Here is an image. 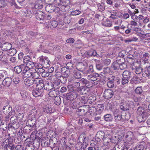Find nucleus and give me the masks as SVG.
I'll use <instances>...</instances> for the list:
<instances>
[{"mask_svg": "<svg viewBox=\"0 0 150 150\" xmlns=\"http://www.w3.org/2000/svg\"><path fill=\"white\" fill-rule=\"evenodd\" d=\"M12 81L11 77H7L3 80L2 84L4 87H8L11 84Z\"/></svg>", "mask_w": 150, "mask_h": 150, "instance_id": "1a4fd4ad", "label": "nucleus"}, {"mask_svg": "<svg viewBox=\"0 0 150 150\" xmlns=\"http://www.w3.org/2000/svg\"><path fill=\"white\" fill-rule=\"evenodd\" d=\"M105 134L104 132L100 131L97 132L96 136V139L97 141H100L104 138Z\"/></svg>", "mask_w": 150, "mask_h": 150, "instance_id": "f8f14e48", "label": "nucleus"}, {"mask_svg": "<svg viewBox=\"0 0 150 150\" xmlns=\"http://www.w3.org/2000/svg\"><path fill=\"white\" fill-rule=\"evenodd\" d=\"M104 120L107 121H110L113 119L112 115L110 114H107L105 115L104 116Z\"/></svg>", "mask_w": 150, "mask_h": 150, "instance_id": "72a5a7b5", "label": "nucleus"}, {"mask_svg": "<svg viewBox=\"0 0 150 150\" xmlns=\"http://www.w3.org/2000/svg\"><path fill=\"white\" fill-rule=\"evenodd\" d=\"M32 79L31 78H27L24 81V83L27 86H30L33 85Z\"/></svg>", "mask_w": 150, "mask_h": 150, "instance_id": "c756f323", "label": "nucleus"}, {"mask_svg": "<svg viewBox=\"0 0 150 150\" xmlns=\"http://www.w3.org/2000/svg\"><path fill=\"white\" fill-rule=\"evenodd\" d=\"M55 90L54 89V90L51 91H50V92L49 93V96L52 97H55L56 96V91H55Z\"/></svg>", "mask_w": 150, "mask_h": 150, "instance_id": "4d7b16f0", "label": "nucleus"}, {"mask_svg": "<svg viewBox=\"0 0 150 150\" xmlns=\"http://www.w3.org/2000/svg\"><path fill=\"white\" fill-rule=\"evenodd\" d=\"M129 79L122 76L121 81L122 84V85H125L128 84Z\"/></svg>", "mask_w": 150, "mask_h": 150, "instance_id": "49530a36", "label": "nucleus"}, {"mask_svg": "<svg viewBox=\"0 0 150 150\" xmlns=\"http://www.w3.org/2000/svg\"><path fill=\"white\" fill-rule=\"evenodd\" d=\"M111 62V60L110 59H107L103 60V63L105 65H108Z\"/></svg>", "mask_w": 150, "mask_h": 150, "instance_id": "052dcab7", "label": "nucleus"}, {"mask_svg": "<svg viewBox=\"0 0 150 150\" xmlns=\"http://www.w3.org/2000/svg\"><path fill=\"white\" fill-rule=\"evenodd\" d=\"M23 69V70L22 73V76L23 75H24V74H25V73L30 69L28 67H27L24 66Z\"/></svg>", "mask_w": 150, "mask_h": 150, "instance_id": "680f3d73", "label": "nucleus"}, {"mask_svg": "<svg viewBox=\"0 0 150 150\" xmlns=\"http://www.w3.org/2000/svg\"><path fill=\"white\" fill-rule=\"evenodd\" d=\"M37 88L36 89L42 92H43V89L44 87H45V84H44L43 82H41L40 83V84H38L37 85V86H36Z\"/></svg>", "mask_w": 150, "mask_h": 150, "instance_id": "58836bf2", "label": "nucleus"}, {"mask_svg": "<svg viewBox=\"0 0 150 150\" xmlns=\"http://www.w3.org/2000/svg\"><path fill=\"white\" fill-rule=\"evenodd\" d=\"M98 8L99 11H103L105 10L104 5L103 3L99 4H98Z\"/></svg>", "mask_w": 150, "mask_h": 150, "instance_id": "8fccbe9b", "label": "nucleus"}, {"mask_svg": "<svg viewBox=\"0 0 150 150\" xmlns=\"http://www.w3.org/2000/svg\"><path fill=\"white\" fill-rule=\"evenodd\" d=\"M148 112V110H144L142 109V108L141 107H139L138 108L137 111V115L142 114L144 112Z\"/></svg>", "mask_w": 150, "mask_h": 150, "instance_id": "c9c22d12", "label": "nucleus"}, {"mask_svg": "<svg viewBox=\"0 0 150 150\" xmlns=\"http://www.w3.org/2000/svg\"><path fill=\"white\" fill-rule=\"evenodd\" d=\"M103 143L104 145L107 146L109 142H110L112 139V137L111 136L104 137L103 139Z\"/></svg>", "mask_w": 150, "mask_h": 150, "instance_id": "a878e982", "label": "nucleus"}, {"mask_svg": "<svg viewBox=\"0 0 150 150\" xmlns=\"http://www.w3.org/2000/svg\"><path fill=\"white\" fill-rule=\"evenodd\" d=\"M16 53V50L14 48H11L9 49L7 52V54L9 55L12 56L14 55Z\"/></svg>", "mask_w": 150, "mask_h": 150, "instance_id": "473e14b6", "label": "nucleus"}, {"mask_svg": "<svg viewBox=\"0 0 150 150\" xmlns=\"http://www.w3.org/2000/svg\"><path fill=\"white\" fill-rule=\"evenodd\" d=\"M43 5L42 4L38 3V2H36L35 5H34L35 9H34L33 10H37L38 9H40L43 8Z\"/></svg>", "mask_w": 150, "mask_h": 150, "instance_id": "ea45409f", "label": "nucleus"}, {"mask_svg": "<svg viewBox=\"0 0 150 150\" xmlns=\"http://www.w3.org/2000/svg\"><path fill=\"white\" fill-rule=\"evenodd\" d=\"M99 75L97 73H94L92 74L89 75L87 76V79L92 82L94 85H96L98 84V83Z\"/></svg>", "mask_w": 150, "mask_h": 150, "instance_id": "f03ea898", "label": "nucleus"}, {"mask_svg": "<svg viewBox=\"0 0 150 150\" xmlns=\"http://www.w3.org/2000/svg\"><path fill=\"white\" fill-rule=\"evenodd\" d=\"M60 84L59 82L58 81H54L53 84V86L54 89H57L59 88L58 86Z\"/></svg>", "mask_w": 150, "mask_h": 150, "instance_id": "bf43d9fd", "label": "nucleus"}, {"mask_svg": "<svg viewBox=\"0 0 150 150\" xmlns=\"http://www.w3.org/2000/svg\"><path fill=\"white\" fill-rule=\"evenodd\" d=\"M54 102L56 105H59L61 102L60 97L58 96H56L54 99Z\"/></svg>", "mask_w": 150, "mask_h": 150, "instance_id": "a19ab883", "label": "nucleus"}, {"mask_svg": "<svg viewBox=\"0 0 150 150\" xmlns=\"http://www.w3.org/2000/svg\"><path fill=\"white\" fill-rule=\"evenodd\" d=\"M80 103H77L76 101L73 102L71 105L70 107L74 109H76L79 107V104Z\"/></svg>", "mask_w": 150, "mask_h": 150, "instance_id": "a18cd8bd", "label": "nucleus"}, {"mask_svg": "<svg viewBox=\"0 0 150 150\" xmlns=\"http://www.w3.org/2000/svg\"><path fill=\"white\" fill-rule=\"evenodd\" d=\"M125 53V52L124 51H122L120 52L118 54V57H117V61H118L119 60V59H118L119 58V57L121 58L122 60H123V57L124 56Z\"/></svg>", "mask_w": 150, "mask_h": 150, "instance_id": "5fc2aeb1", "label": "nucleus"}, {"mask_svg": "<svg viewBox=\"0 0 150 150\" xmlns=\"http://www.w3.org/2000/svg\"><path fill=\"white\" fill-rule=\"evenodd\" d=\"M32 93L33 96L35 97H41L43 96L44 93L43 92H42L37 89L33 91Z\"/></svg>", "mask_w": 150, "mask_h": 150, "instance_id": "2eb2a0df", "label": "nucleus"}, {"mask_svg": "<svg viewBox=\"0 0 150 150\" xmlns=\"http://www.w3.org/2000/svg\"><path fill=\"white\" fill-rule=\"evenodd\" d=\"M40 74H42V76L44 77H46L49 76L50 74L47 71H45L44 69L43 70L42 72H40Z\"/></svg>", "mask_w": 150, "mask_h": 150, "instance_id": "6e6d98bb", "label": "nucleus"}, {"mask_svg": "<svg viewBox=\"0 0 150 150\" xmlns=\"http://www.w3.org/2000/svg\"><path fill=\"white\" fill-rule=\"evenodd\" d=\"M89 112L91 115L95 116L97 115V110L96 108L94 107H91L88 108Z\"/></svg>", "mask_w": 150, "mask_h": 150, "instance_id": "aec40b11", "label": "nucleus"}, {"mask_svg": "<svg viewBox=\"0 0 150 150\" xmlns=\"http://www.w3.org/2000/svg\"><path fill=\"white\" fill-rule=\"evenodd\" d=\"M97 113L98 115L100 114L104 109V106L102 104H99L98 105L97 108H96Z\"/></svg>", "mask_w": 150, "mask_h": 150, "instance_id": "393cba45", "label": "nucleus"}, {"mask_svg": "<svg viewBox=\"0 0 150 150\" xmlns=\"http://www.w3.org/2000/svg\"><path fill=\"white\" fill-rule=\"evenodd\" d=\"M127 60L128 63L132 65V68H133L134 65H137V64H138L137 62H134V57L132 55H129L127 56Z\"/></svg>", "mask_w": 150, "mask_h": 150, "instance_id": "9b49d317", "label": "nucleus"}, {"mask_svg": "<svg viewBox=\"0 0 150 150\" xmlns=\"http://www.w3.org/2000/svg\"><path fill=\"white\" fill-rule=\"evenodd\" d=\"M102 25L105 26L110 27L112 26V24L108 20H106L102 23Z\"/></svg>", "mask_w": 150, "mask_h": 150, "instance_id": "de8ad7c7", "label": "nucleus"}, {"mask_svg": "<svg viewBox=\"0 0 150 150\" xmlns=\"http://www.w3.org/2000/svg\"><path fill=\"white\" fill-rule=\"evenodd\" d=\"M12 46L11 44L5 42L3 43L2 45V50L4 51H8V50L12 48Z\"/></svg>", "mask_w": 150, "mask_h": 150, "instance_id": "dca6fc26", "label": "nucleus"}, {"mask_svg": "<svg viewBox=\"0 0 150 150\" xmlns=\"http://www.w3.org/2000/svg\"><path fill=\"white\" fill-rule=\"evenodd\" d=\"M33 81V84H35L36 85V84L37 83V82H40V83L41 82H43V80L40 78H38L37 79H32Z\"/></svg>", "mask_w": 150, "mask_h": 150, "instance_id": "37998d69", "label": "nucleus"}, {"mask_svg": "<svg viewBox=\"0 0 150 150\" xmlns=\"http://www.w3.org/2000/svg\"><path fill=\"white\" fill-rule=\"evenodd\" d=\"M96 69L99 70H101L103 67L102 64L98 61L96 62Z\"/></svg>", "mask_w": 150, "mask_h": 150, "instance_id": "09e8293b", "label": "nucleus"}, {"mask_svg": "<svg viewBox=\"0 0 150 150\" xmlns=\"http://www.w3.org/2000/svg\"><path fill=\"white\" fill-rule=\"evenodd\" d=\"M131 73L128 71H125L122 73V76L129 79Z\"/></svg>", "mask_w": 150, "mask_h": 150, "instance_id": "e433bc0d", "label": "nucleus"}, {"mask_svg": "<svg viewBox=\"0 0 150 150\" xmlns=\"http://www.w3.org/2000/svg\"><path fill=\"white\" fill-rule=\"evenodd\" d=\"M113 95V91L110 89L105 90L103 93L104 97L105 98L107 99L111 98Z\"/></svg>", "mask_w": 150, "mask_h": 150, "instance_id": "9d476101", "label": "nucleus"}, {"mask_svg": "<svg viewBox=\"0 0 150 150\" xmlns=\"http://www.w3.org/2000/svg\"><path fill=\"white\" fill-rule=\"evenodd\" d=\"M26 65H27L26 66V67L29 68L30 69L33 68L35 66L34 63L31 61L28 62L26 64Z\"/></svg>", "mask_w": 150, "mask_h": 150, "instance_id": "864d4df0", "label": "nucleus"}, {"mask_svg": "<svg viewBox=\"0 0 150 150\" xmlns=\"http://www.w3.org/2000/svg\"><path fill=\"white\" fill-rule=\"evenodd\" d=\"M30 57L29 56H25L23 59V62L25 64H27L28 62L30 61Z\"/></svg>", "mask_w": 150, "mask_h": 150, "instance_id": "3c124183", "label": "nucleus"}, {"mask_svg": "<svg viewBox=\"0 0 150 150\" xmlns=\"http://www.w3.org/2000/svg\"><path fill=\"white\" fill-rule=\"evenodd\" d=\"M15 148L14 144L9 143L8 144H6L4 147L5 150H13Z\"/></svg>", "mask_w": 150, "mask_h": 150, "instance_id": "412c9836", "label": "nucleus"}, {"mask_svg": "<svg viewBox=\"0 0 150 150\" xmlns=\"http://www.w3.org/2000/svg\"><path fill=\"white\" fill-rule=\"evenodd\" d=\"M54 5L51 4H49L45 7V10L48 12H52Z\"/></svg>", "mask_w": 150, "mask_h": 150, "instance_id": "4c0bfd02", "label": "nucleus"}, {"mask_svg": "<svg viewBox=\"0 0 150 150\" xmlns=\"http://www.w3.org/2000/svg\"><path fill=\"white\" fill-rule=\"evenodd\" d=\"M45 87L46 88V89L48 90H49L52 89V85L51 84H49V83H45Z\"/></svg>", "mask_w": 150, "mask_h": 150, "instance_id": "e2e57ef3", "label": "nucleus"}, {"mask_svg": "<svg viewBox=\"0 0 150 150\" xmlns=\"http://www.w3.org/2000/svg\"><path fill=\"white\" fill-rule=\"evenodd\" d=\"M68 74L67 73V72L66 71L64 72L63 76H61L59 79L62 83H64L67 81V79L66 78L68 77Z\"/></svg>", "mask_w": 150, "mask_h": 150, "instance_id": "a211bd4d", "label": "nucleus"}, {"mask_svg": "<svg viewBox=\"0 0 150 150\" xmlns=\"http://www.w3.org/2000/svg\"><path fill=\"white\" fill-rule=\"evenodd\" d=\"M39 73H38L35 71L34 72L32 71L31 76L33 79H37L39 78L40 76Z\"/></svg>", "mask_w": 150, "mask_h": 150, "instance_id": "c03bdc74", "label": "nucleus"}, {"mask_svg": "<svg viewBox=\"0 0 150 150\" xmlns=\"http://www.w3.org/2000/svg\"><path fill=\"white\" fill-rule=\"evenodd\" d=\"M78 94L75 92H70L66 94L65 99L67 100H73L77 97Z\"/></svg>", "mask_w": 150, "mask_h": 150, "instance_id": "6e6552de", "label": "nucleus"}, {"mask_svg": "<svg viewBox=\"0 0 150 150\" xmlns=\"http://www.w3.org/2000/svg\"><path fill=\"white\" fill-rule=\"evenodd\" d=\"M33 13L35 15V16L36 19L38 20H43L44 19L45 13L42 11L37 10H33Z\"/></svg>", "mask_w": 150, "mask_h": 150, "instance_id": "39448f33", "label": "nucleus"}, {"mask_svg": "<svg viewBox=\"0 0 150 150\" xmlns=\"http://www.w3.org/2000/svg\"><path fill=\"white\" fill-rule=\"evenodd\" d=\"M44 67V66L41 63H38L35 66V71L38 73L42 72L43 70V67Z\"/></svg>", "mask_w": 150, "mask_h": 150, "instance_id": "4468645a", "label": "nucleus"}, {"mask_svg": "<svg viewBox=\"0 0 150 150\" xmlns=\"http://www.w3.org/2000/svg\"><path fill=\"white\" fill-rule=\"evenodd\" d=\"M149 57L150 55L147 52H146L143 55V60L144 61L145 63H148Z\"/></svg>", "mask_w": 150, "mask_h": 150, "instance_id": "2f4dec72", "label": "nucleus"}, {"mask_svg": "<svg viewBox=\"0 0 150 150\" xmlns=\"http://www.w3.org/2000/svg\"><path fill=\"white\" fill-rule=\"evenodd\" d=\"M80 101L84 104H92L94 102V99L93 96L86 95L81 98Z\"/></svg>", "mask_w": 150, "mask_h": 150, "instance_id": "f257e3e1", "label": "nucleus"}, {"mask_svg": "<svg viewBox=\"0 0 150 150\" xmlns=\"http://www.w3.org/2000/svg\"><path fill=\"white\" fill-rule=\"evenodd\" d=\"M120 112L118 110H116L114 112V119L115 122L117 123H119L121 122H123L125 120H128V119H125L122 117V115H120Z\"/></svg>", "mask_w": 150, "mask_h": 150, "instance_id": "7ed1b4c3", "label": "nucleus"}, {"mask_svg": "<svg viewBox=\"0 0 150 150\" xmlns=\"http://www.w3.org/2000/svg\"><path fill=\"white\" fill-rule=\"evenodd\" d=\"M39 59L40 62L44 66V67H49L50 62L47 57H43V56H41L39 58Z\"/></svg>", "mask_w": 150, "mask_h": 150, "instance_id": "423d86ee", "label": "nucleus"}, {"mask_svg": "<svg viewBox=\"0 0 150 150\" xmlns=\"http://www.w3.org/2000/svg\"><path fill=\"white\" fill-rule=\"evenodd\" d=\"M74 76L76 79H79L81 76V74L79 71L76 70L74 71Z\"/></svg>", "mask_w": 150, "mask_h": 150, "instance_id": "f704fd0d", "label": "nucleus"}, {"mask_svg": "<svg viewBox=\"0 0 150 150\" xmlns=\"http://www.w3.org/2000/svg\"><path fill=\"white\" fill-rule=\"evenodd\" d=\"M86 66L83 63H79L76 67V69L79 71L83 72L86 68Z\"/></svg>", "mask_w": 150, "mask_h": 150, "instance_id": "ddd939ff", "label": "nucleus"}, {"mask_svg": "<svg viewBox=\"0 0 150 150\" xmlns=\"http://www.w3.org/2000/svg\"><path fill=\"white\" fill-rule=\"evenodd\" d=\"M125 138L126 140L128 142L131 141L133 138V134L132 132H128L125 136Z\"/></svg>", "mask_w": 150, "mask_h": 150, "instance_id": "b1692460", "label": "nucleus"}, {"mask_svg": "<svg viewBox=\"0 0 150 150\" xmlns=\"http://www.w3.org/2000/svg\"><path fill=\"white\" fill-rule=\"evenodd\" d=\"M144 145H145V143L144 142L137 144L134 150H143L144 149Z\"/></svg>", "mask_w": 150, "mask_h": 150, "instance_id": "7c9ffc66", "label": "nucleus"}, {"mask_svg": "<svg viewBox=\"0 0 150 150\" xmlns=\"http://www.w3.org/2000/svg\"><path fill=\"white\" fill-rule=\"evenodd\" d=\"M58 22L56 21H53L51 22V25L54 28H56L58 24Z\"/></svg>", "mask_w": 150, "mask_h": 150, "instance_id": "774afa93", "label": "nucleus"}, {"mask_svg": "<svg viewBox=\"0 0 150 150\" xmlns=\"http://www.w3.org/2000/svg\"><path fill=\"white\" fill-rule=\"evenodd\" d=\"M137 65L139 66V65L138 63L137 65H134L132 68L133 69H134V71L137 74H139L141 73L142 71V69L140 67H137Z\"/></svg>", "mask_w": 150, "mask_h": 150, "instance_id": "c85d7f7f", "label": "nucleus"}, {"mask_svg": "<svg viewBox=\"0 0 150 150\" xmlns=\"http://www.w3.org/2000/svg\"><path fill=\"white\" fill-rule=\"evenodd\" d=\"M12 107L9 105H7L4 106L3 109V112L5 114H8L11 111Z\"/></svg>", "mask_w": 150, "mask_h": 150, "instance_id": "f3484780", "label": "nucleus"}, {"mask_svg": "<svg viewBox=\"0 0 150 150\" xmlns=\"http://www.w3.org/2000/svg\"><path fill=\"white\" fill-rule=\"evenodd\" d=\"M88 139L87 137H84L82 136H81L79 137L78 138V140L79 142L81 143H83L84 142L86 143L87 142Z\"/></svg>", "mask_w": 150, "mask_h": 150, "instance_id": "79ce46f5", "label": "nucleus"}, {"mask_svg": "<svg viewBox=\"0 0 150 150\" xmlns=\"http://www.w3.org/2000/svg\"><path fill=\"white\" fill-rule=\"evenodd\" d=\"M149 115L148 114V112L138 115L137 117V120L139 122H145Z\"/></svg>", "mask_w": 150, "mask_h": 150, "instance_id": "0eeeda50", "label": "nucleus"}, {"mask_svg": "<svg viewBox=\"0 0 150 150\" xmlns=\"http://www.w3.org/2000/svg\"><path fill=\"white\" fill-rule=\"evenodd\" d=\"M115 77L113 76H110L108 77V81L114 83Z\"/></svg>", "mask_w": 150, "mask_h": 150, "instance_id": "69168bd1", "label": "nucleus"}, {"mask_svg": "<svg viewBox=\"0 0 150 150\" xmlns=\"http://www.w3.org/2000/svg\"><path fill=\"white\" fill-rule=\"evenodd\" d=\"M135 92L137 94L140 95L142 93L143 90L141 87H138L136 88Z\"/></svg>", "mask_w": 150, "mask_h": 150, "instance_id": "603ef678", "label": "nucleus"}, {"mask_svg": "<svg viewBox=\"0 0 150 150\" xmlns=\"http://www.w3.org/2000/svg\"><path fill=\"white\" fill-rule=\"evenodd\" d=\"M50 140H45L42 141L41 142L42 144L44 145V146L45 147L48 146L49 145Z\"/></svg>", "mask_w": 150, "mask_h": 150, "instance_id": "13d9d810", "label": "nucleus"}, {"mask_svg": "<svg viewBox=\"0 0 150 150\" xmlns=\"http://www.w3.org/2000/svg\"><path fill=\"white\" fill-rule=\"evenodd\" d=\"M150 73V67L149 66L148 68L146 67L144 71H143L142 73L143 76L146 77L149 76V74Z\"/></svg>", "mask_w": 150, "mask_h": 150, "instance_id": "5701e85b", "label": "nucleus"}, {"mask_svg": "<svg viewBox=\"0 0 150 150\" xmlns=\"http://www.w3.org/2000/svg\"><path fill=\"white\" fill-rule=\"evenodd\" d=\"M85 53L89 56H95L97 54L96 51L93 49L86 51Z\"/></svg>", "mask_w": 150, "mask_h": 150, "instance_id": "4be33fe9", "label": "nucleus"}, {"mask_svg": "<svg viewBox=\"0 0 150 150\" xmlns=\"http://www.w3.org/2000/svg\"><path fill=\"white\" fill-rule=\"evenodd\" d=\"M8 76L7 72L4 70H0V81H1Z\"/></svg>", "mask_w": 150, "mask_h": 150, "instance_id": "6ab92c4d", "label": "nucleus"}, {"mask_svg": "<svg viewBox=\"0 0 150 150\" xmlns=\"http://www.w3.org/2000/svg\"><path fill=\"white\" fill-rule=\"evenodd\" d=\"M10 121L13 124L16 123L17 121V120L16 117L13 116L10 119Z\"/></svg>", "mask_w": 150, "mask_h": 150, "instance_id": "338daca9", "label": "nucleus"}, {"mask_svg": "<svg viewBox=\"0 0 150 150\" xmlns=\"http://www.w3.org/2000/svg\"><path fill=\"white\" fill-rule=\"evenodd\" d=\"M120 69L121 70H123L127 67V65L124 62H122L120 64Z\"/></svg>", "mask_w": 150, "mask_h": 150, "instance_id": "0e129e2a", "label": "nucleus"}, {"mask_svg": "<svg viewBox=\"0 0 150 150\" xmlns=\"http://www.w3.org/2000/svg\"><path fill=\"white\" fill-rule=\"evenodd\" d=\"M88 108L87 105L80 107L76 110L77 113L80 116H84L87 112Z\"/></svg>", "mask_w": 150, "mask_h": 150, "instance_id": "20e7f679", "label": "nucleus"}, {"mask_svg": "<svg viewBox=\"0 0 150 150\" xmlns=\"http://www.w3.org/2000/svg\"><path fill=\"white\" fill-rule=\"evenodd\" d=\"M120 68V63L117 62H114L111 66V68L114 70H117Z\"/></svg>", "mask_w": 150, "mask_h": 150, "instance_id": "bb28decb", "label": "nucleus"}, {"mask_svg": "<svg viewBox=\"0 0 150 150\" xmlns=\"http://www.w3.org/2000/svg\"><path fill=\"white\" fill-rule=\"evenodd\" d=\"M24 67L23 65H20L19 66H16L14 68V71L17 74H19L22 71V69Z\"/></svg>", "mask_w": 150, "mask_h": 150, "instance_id": "cd10ccee", "label": "nucleus"}]
</instances>
